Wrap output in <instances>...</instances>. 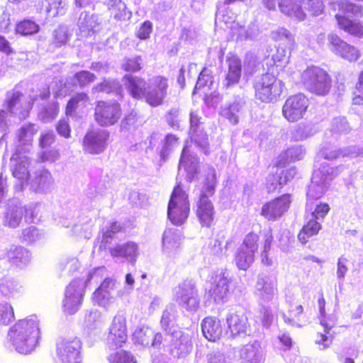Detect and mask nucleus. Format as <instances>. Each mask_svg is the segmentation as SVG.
<instances>
[{
  "mask_svg": "<svg viewBox=\"0 0 363 363\" xmlns=\"http://www.w3.org/2000/svg\"><path fill=\"white\" fill-rule=\"evenodd\" d=\"M123 79L129 95L134 99L143 100L150 107L163 105L167 97L169 80L163 75H155L148 82L132 74H125Z\"/></svg>",
  "mask_w": 363,
  "mask_h": 363,
  "instance_id": "1",
  "label": "nucleus"
},
{
  "mask_svg": "<svg viewBox=\"0 0 363 363\" xmlns=\"http://www.w3.org/2000/svg\"><path fill=\"white\" fill-rule=\"evenodd\" d=\"M12 344L22 354L33 351L40 337L39 321L37 317L31 315L18 320L9 332Z\"/></svg>",
  "mask_w": 363,
  "mask_h": 363,
  "instance_id": "2",
  "label": "nucleus"
},
{
  "mask_svg": "<svg viewBox=\"0 0 363 363\" xmlns=\"http://www.w3.org/2000/svg\"><path fill=\"white\" fill-rule=\"evenodd\" d=\"M363 16V7L349 1L337 3V13L335 14L339 30L354 38H363V23L357 18Z\"/></svg>",
  "mask_w": 363,
  "mask_h": 363,
  "instance_id": "3",
  "label": "nucleus"
},
{
  "mask_svg": "<svg viewBox=\"0 0 363 363\" xmlns=\"http://www.w3.org/2000/svg\"><path fill=\"white\" fill-rule=\"evenodd\" d=\"M190 214L189 196L180 184H177L170 196L167 206V216L175 225H182Z\"/></svg>",
  "mask_w": 363,
  "mask_h": 363,
  "instance_id": "4",
  "label": "nucleus"
},
{
  "mask_svg": "<svg viewBox=\"0 0 363 363\" xmlns=\"http://www.w3.org/2000/svg\"><path fill=\"white\" fill-rule=\"evenodd\" d=\"M284 83L269 72L262 74L254 84L255 98L263 103L277 101L283 91Z\"/></svg>",
  "mask_w": 363,
  "mask_h": 363,
  "instance_id": "5",
  "label": "nucleus"
},
{
  "mask_svg": "<svg viewBox=\"0 0 363 363\" xmlns=\"http://www.w3.org/2000/svg\"><path fill=\"white\" fill-rule=\"evenodd\" d=\"M301 81L310 92L320 96L327 94L332 86V79L328 73L315 66L309 67L303 72Z\"/></svg>",
  "mask_w": 363,
  "mask_h": 363,
  "instance_id": "6",
  "label": "nucleus"
},
{
  "mask_svg": "<svg viewBox=\"0 0 363 363\" xmlns=\"http://www.w3.org/2000/svg\"><path fill=\"white\" fill-rule=\"evenodd\" d=\"M122 115L121 105L116 100H99L95 103L94 118L101 127L116 125Z\"/></svg>",
  "mask_w": 363,
  "mask_h": 363,
  "instance_id": "7",
  "label": "nucleus"
},
{
  "mask_svg": "<svg viewBox=\"0 0 363 363\" xmlns=\"http://www.w3.org/2000/svg\"><path fill=\"white\" fill-rule=\"evenodd\" d=\"M309 105V100L303 94L291 95L283 104L282 116L288 122L296 123L304 118Z\"/></svg>",
  "mask_w": 363,
  "mask_h": 363,
  "instance_id": "8",
  "label": "nucleus"
},
{
  "mask_svg": "<svg viewBox=\"0 0 363 363\" xmlns=\"http://www.w3.org/2000/svg\"><path fill=\"white\" fill-rule=\"evenodd\" d=\"M82 342L77 337L60 339L56 345L57 354L62 363H80Z\"/></svg>",
  "mask_w": 363,
  "mask_h": 363,
  "instance_id": "9",
  "label": "nucleus"
},
{
  "mask_svg": "<svg viewBox=\"0 0 363 363\" xmlns=\"http://www.w3.org/2000/svg\"><path fill=\"white\" fill-rule=\"evenodd\" d=\"M57 140V135L51 129L42 131L38 137V146L41 151L38 153V160L40 162H53L60 157L59 150L52 147Z\"/></svg>",
  "mask_w": 363,
  "mask_h": 363,
  "instance_id": "10",
  "label": "nucleus"
},
{
  "mask_svg": "<svg viewBox=\"0 0 363 363\" xmlns=\"http://www.w3.org/2000/svg\"><path fill=\"white\" fill-rule=\"evenodd\" d=\"M291 201V194H281L266 202L262 207L261 215L268 220H277L289 209Z\"/></svg>",
  "mask_w": 363,
  "mask_h": 363,
  "instance_id": "11",
  "label": "nucleus"
},
{
  "mask_svg": "<svg viewBox=\"0 0 363 363\" xmlns=\"http://www.w3.org/2000/svg\"><path fill=\"white\" fill-rule=\"evenodd\" d=\"M84 289L82 281L79 279L72 280L67 286L63 301V311L68 315L77 313L82 303Z\"/></svg>",
  "mask_w": 363,
  "mask_h": 363,
  "instance_id": "12",
  "label": "nucleus"
},
{
  "mask_svg": "<svg viewBox=\"0 0 363 363\" xmlns=\"http://www.w3.org/2000/svg\"><path fill=\"white\" fill-rule=\"evenodd\" d=\"M109 137L110 133L106 130H89L82 140L83 148L89 154H100L106 150Z\"/></svg>",
  "mask_w": 363,
  "mask_h": 363,
  "instance_id": "13",
  "label": "nucleus"
},
{
  "mask_svg": "<svg viewBox=\"0 0 363 363\" xmlns=\"http://www.w3.org/2000/svg\"><path fill=\"white\" fill-rule=\"evenodd\" d=\"M329 45L337 55L349 62H356L361 57V52L358 48L347 43L335 33H331L328 36Z\"/></svg>",
  "mask_w": 363,
  "mask_h": 363,
  "instance_id": "14",
  "label": "nucleus"
},
{
  "mask_svg": "<svg viewBox=\"0 0 363 363\" xmlns=\"http://www.w3.org/2000/svg\"><path fill=\"white\" fill-rule=\"evenodd\" d=\"M108 342L113 347H121L127 341L126 319L123 315H116L109 329Z\"/></svg>",
  "mask_w": 363,
  "mask_h": 363,
  "instance_id": "15",
  "label": "nucleus"
},
{
  "mask_svg": "<svg viewBox=\"0 0 363 363\" xmlns=\"http://www.w3.org/2000/svg\"><path fill=\"white\" fill-rule=\"evenodd\" d=\"M228 70L222 82L223 88L228 89L238 84L242 76V61L235 54H230L227 58Z\"/></svg>",
  "mask_w": 363,
  "mask_h": 363,
  "instance_id": "16",
  "label": "nucleus"
},
{
  "mask_svg": "<svg viewBox=\"0 0 363 363\" xmlns=\"http://www.w3.org/2000/svg\"><path fill=\"white\" fill-rule=\"evenodd\" d=\"M196 216L202 228H210L215 223L216 211L212 201L203 196L196 203Z\"/></svg>",
  "mask_w": 363,
  "mask_h": 363,
  "instance_id": "17",
  "label": "nucleus"
},
{
  "mask_svg": "<svg viewBox=\"0 0 363 363\" xmlns=\"http://www.w3.org/2000/svg\"><path fill=\"white\" fill-rule=\"evenodd\" d=\"M180 303L187 311H195L200 305L197 289L191 282H184L179 286Z\"/></svg>",
  "mask_w": 363,
  "mask_h": 363,
  "instance_id": "18",
  "label": "nucleus"
},
{
  "mask_svg": "<svg viewBox=\"0 0 363 363\" xmlns=\"http://www.w3.org/2000/svg\"><path fill=\"white\" fill-rule=\"evenodd\" d=\"M23 98L24 96L20 91L13 90L7 92L4 106L10 113H18L23 116H26L31 107L29 104L27 105Z\"/></svg>",
  "mask_w": 363,
  "mask_h": 363,
  "instance_id": "19",
  "label": "nucleus"
},
{
  "mask_svg": "<svg viewBox=\"0 0 363 363\" xmlns=\"http://www.w3.org/2000/svg\"><path fill=\"white\" fill-rule=\"evenodd\" d=\"M295 174V168L276 172L269 174L266 178L265 189L268 194L279 193L283 186L291 179Z\"/></svg>",
  "mask_w": 363,
  "mask_h": 363,
  "instance_id": "20",
  "label": "nucleus"
},
{
  "mask_svg": "<svg viewBox=\"0 0 363 363\" xmlns=\"http://www.w3.org/2000/svg\"><path fill=\"white\" fill-rule=\"evenodd\" d=\"M28 214L30 218H33V210L26 206L14 205L10 206L7 208L4 215V225L10 228H16L20 225L23 218H26Z\"/></svg>",
  "mask_w": 363,
  "mask_h": 363,
  "instance_id": "21",
  "label": "nucleus"
},
{
  "mask_svg": "<svg viewBox=\"0 0 363 363\" xmlns=\"http://www.w3.org/2000/svg\"><path fill=\"white\" fill-rule=\"evenodd\" d=\"M201 330L203 336L211 342L219 340L223 334V326L220 320L213 316H208L203 319Z\"/></svg>",
  "mask_w": 363,
  "mask_h": 363,
  "instance_id": "22",
  "label": "nucleus"
},
{
  "mask_svg": "<svg viewBox=\"0 0 363 363\" xmlns=\"http://www.w3.org/2000/svg\"><path fill=\"white\" fill-rule=\"evenodd\" d=\"M228 329L232 336L245 334L249 326L248 319L244 313H231L227 318Z\"/></svg>",
  "mask_w": 363,
  "mask_h": 363,
  "instance_id": "23",
  "label": "nucleus"
},
{
  "mask_svg": "<svg viewBox=\"0 0 363 363\" xmlns=\"http://www.w3.org/2000/svg\"><path fill=\"white\" fill-rule=\"evenodd\" d=\"M11 160L15 162L11 170L13 177L21 182L28 181L30 178V173L27 167L29 164V158L24 157L22 159L19 152H15Z\"/></svg>",
  "mask_w": 363,
  "mask_h": 363,
  "instance_id": "24",
  "label": "nucleus"
},
{
  "mask_svg": "<svg viewBox=\"0 0 363 363\" xmlns=\"http://www.w3.org/2000/svg\"><path fill=\"white\" fill-rule=\"evenodd\" d=\"M115 281L110 278H106L100 286L94 291L92 298L98 305H101L111 297V291L114 289Z\"/></svg>",
  "mask_w": 363,
  "mask_h": 363,
  "instance_id": "25",
  "label": "nucleus"
},
{
  "mask_svg": "<svg viewBox=\"0 0 363 363\" xmlns=\"http://www.w3.org/2000/svg\"><path fill=\"white\" fill-rule=\"evenodd\" d=\"M230 279L224 274L219 275L218 279L209 290L211 296L215 301H223L229 293Z\"/></svg>",
  "mask_w": 363,
  "mask_h": 363,
  "instance_id": "26",
  "label": "nucleus"
},
{
  "mask_svg": "<svg viewBox=\"0 0 363 363\" xmlns=\"http://www.w3.org/2000/svg\"><path fill=\"white\" fill-rule=\"evenodd\" d=\"M89 101V95L84 91L78 92L67 101L65 109L66 116H72L80 106L86 107Z\"/></svg>",
  "mask_w": 363,
  "mask_h": 363,
  "instance_id": "27",
  "label": "nucleus"
},
{
  "mask_svg": "<svg viewBox=\"0 0 363 363\" xmlns=\"http://www.w3.org/2000/svg\"><path fill=\"white\" fill-rule=\"evenodd\" d=\"M322 226L321 224L315 220L311 219L305 223L298 234V240L303 245L306 244L309 238L318 234Z\"/></svg>",
  "mask_w": 363,
  "mask_h": 363,
  "instance_id": "28",
  "label": "nucleus"
},
{
  "mask_svg": "<svg viewBox=\"0 0 363 363\" xmlns=\"http://www.w3.org/2000/svg\"><path fill=\"white\" fill-rule=\"evenodd\" d=\"M255 259V254L239 247L235 254L234 261L240 270L246 271Z\"/></svg>",
  "mask_w": 363,
  "mask_h": 363,
  "instance_id": "29",
  "label": "nucleus"
},
{
  "mask_svg": "<svg viewBox=\"0 0 363 363\" xmlns=\"http://www.w3.org/2000/svg\"><path fill=\"white\" fill-rule=\"evenodd\" d=\"M40 26L35 21L23 18L18 21L15 26V33L21 36L33 35L39 33Z\"/></svg>",
  "mask_w": 363,
  "mask_h": 363,
  "instance_id": "30",
  "label": "nucleus"
},
{
  "mask_svg": "<svg viewBox=\"0 0 363 363\" xmlns=\"http://www.w3.org/2000/svg\"><path fill=\"white\" fill-rule=\"evenodd\" d=\"M38 129L34 123H28L23 125L18 132L17 138L21 146H32L34 136L37 134Z\"/></svg>",
  "mask_w": 363,
  "mask_h": 363,
  "instance_id": "31",
  "label": "nucleus"
},
{
  "mask_svg": "<svg viewBox=\"0 0 363 363\" xmlns=\"http://www.w3.org/2000/svg\"><path fill=\"white\" fill-rule=\"evenodd\" d=\"M137 245L133 242L117 245L110 249V254L116 257H131L136 255Z\"/></svg>",
  "mask_w": 363,
  "mask_h": 363,
  "instance_id": "32",
  "label": "nucleus"
},
{
  "mask_svg": "<svg viewBox=\"0 0 363 363\" xmlns=\"http://www.w3.org/2000/svg\"><path fill=\"white\" fill-rule=\"evenodd\" d=\"M108 9L116 21H124L128 17L127 6L122 0H110Z\"/></svg>",
  "mask_w": 363,
  "mask_h": 363,
  "instance_id": "33",
  "label": "nucleus"
},
{
  "mask_svg": "<svg viewBox=\"0 0 363 363\" xmlns=\"http://www.w3.org/2000/svg\"><path fill=\"white\" fill-rule=\"evenodd\" d=\"M303 312V308L301 304L289 302L288 310L283 314L284 320L289 324H297Z\"/></svg>",
  "mask_w": 363,
  "mask_h": 363,
  "instance_id": "34",
  "label": "nucleus"
},
{
  "mask_svg": "<svg viewBox=\"0 0 363 363\" xmlns=\"http://www.w3.org/2000/svg\"><path fill=\"white\" fill-rule=\"evenodd\" d=\"M96 79V76L87 70L77 72L72 77V86L84 88L93 83Z\"/></svg>",
  "mask_w": 363,
  "mask_h": 363,
  "instance_id": "35",
  "label": "nucleus"
},
{
  "mask_svg": "<svg viewBox=\"0 0 363 363\" xmlns=\"http://www.w3.org/2000/svg\"><path fill=\"white\" fill-rule=\"evenodd\" d=\"M213 84V72L207 67H203L200 72L194 88V94L198 90L205 89L209 90Z\"/></svg>",
  "mask_w": 363,
  "mask_h": 363,
  "instance_id": "36",
  "label": "nucleus"
},
{
  "mask_svg": "<svg viewBox=\"0 0 363 363\" xmlns=\"http://www.w3.org/2000/svg\"><path fill=\"white\" fill-rule=\"evenodd\" d=\"M259 345L256 342L248 343L240 349V357L247 362H255L259 355Z\"/></svg>",
  "mask_w": 363,
  "mask_h": 363,
  "instance_id": "37",
  "label": "nucleus"
},
{
  "mask_svg": "<svg viewBox=\"0 0 363 363\" xmlns=\"http://www.w3.org/2000/svg\"><path fill=\"white\" fill-rule=\"evenodd\" d=\"M152 331L148 327L137 328L133 333V340L135 344L147 346L150 343Z\"/></svg>",
  "mask_w": 363,
  "mask_h": 363,
  "instance_id": "38",
  "label": "nucleus"
},
{
  "mask_svg": "<svg viewBox=\"0 0 363 363\" xmlns=\"http://www.w3.org/2000/svg\"><path fill=\"white\" fill-rule=\"evenodd\" d=\"M262 250L260 254L262 262L264 264L269 265L272 264L271 259L268 257V253L271 250L272 244L274 240V236L272 230H269L263 235Z\"/></svg>",
  "mask_w": 363,
  "mask_h": 363,
  "instance_id": "39",
  "label": "nucleus"
},
{
  "mask_svg": "<svg viewBox=\"0 0 363 363\" xmlns=\"http://www.w3.org/2000/svg\"><path fill=\"white\" fill-rule=\"evenodd\" d=\"M124 230V227L118 221L110 223V225L102 232L101 242L105 247L106 245L111 242L114 235Z\"/></svg>",
  "mask_w": 363,
  "mask_h": 363,
  "instance_id": "40",
  "label": "nucleus"
},
{
  "mask_svg": "<svg viewBox=\"0 0 363 363\" xmlns=\"http://www.w3.org/2000/svg\"><path fill=\"white\" fill-rule=\"evenodd\" d=\"M181 237L175 231L168 229L163 233V246L169 250L177 249L180 246Z\"/></svg>",
  "mask_w": 363,
  "mask_h": 363,
  "instance_id": "41",
  "label": "nucleus"
},
{
  "mask_svg": "<svg viewBox=\"0 0 363 363\" xmlns=\"http://www.w3.org/2000/svg\"><path fill=\"white\" fill-rule=\"evenodd\" d=\"M108 360L109 363H137L134 355L126 350H120L111 354Z\"/></svg>",
  "mask_w": 363,
  "mask_h": 363,
  "instance_id": "42",
  "label": "nucleus"
},
{
  "mask_svg": "<svg viewBox=\"0 0 363 363\" xmlns=\"http://www.w3.org/2000/svg\"><path fill=\"white\" fill-rule=\"evenodd\" d=\"M259 236L252 231L248 233L244 238L240 247L245 248L254 254H256L259 248Z\"/></svg>",
  "mask_w": 363,
  "mask_h": 363,
  "instance_id": "43",
  "label": "nucleus"
},
{
  "mask_svg": "<svg viewBox=\"0 0 363 363\" xmlns=\"http://www.w3.org/2000/svg\"><path fill=\"white\" fill-rule=\"evenodd\" d=\"M303 1L298 0L292 9L287 11L286 16L296 21H303L306 19L307 13L303 6Z\"/></svg>",
  "mask_w": 363,
  "mask_h": 363,
  "instance_id": "44",
  "label": "nucleus"
},
{
  "mask_svg": "<svg viewBox=\"0 0 363 363\" xmlns=\"http://www.w3.org/2000/svg\"><path fill=\"white\" fill-rule=\"evenodd\" d=\"M26 252L23 247H12L6 252V258L10 263H21L26 259Z\"/></svg>",
  "mask_w": 363,
  "mask_h": 363,
  "instance_id": "45",
  "label": "nucleus"
},
{
  "mask_svg": "<svg viewBox=\"0 0 363 363\" xmlns=\"http://www.w3.org/2000/svg\"><path fill=\"white\" fill-rule=\"evenodd\" d=\"M216 186V177L212 175L210 177H207L205 180L199 198H202V196H203L206 199H210L209 198L213 196L215 194Z\"/></svg>",
  "mask_w": 363,
  "mask_h": 363,
  "instance_id": "46",
  "label": "nucleus"
},
{
  "mask_svg": "<svg viewBox=\"0 0 363 363\" xmlns=\"http://www.w3.org/2000/svg\"><path fill=\"white\" fill-rule=\"evenodd\" d=\"M352 103L355 105L363 104V69L359 74L358 80L353 91Z\"/></svg>",
  "mask_w": 363,
  "mask_h": 363,
  "instance_id": "47",
  "label": "nucleus"
},
{
  "mask_svg": "<svg viewBox=\"0 0 363 363\" xmlns=\"http://www.w3.org/2000/svg\"><path fill=\"white\" fill-rule=\"evenodd\" d=\"M303 8L306 12L308 11L313 16H319L324 11V4L322 0H307L306 6Z\"/></svg>",
  "mask_w": 363,
  "mask_h": 363,
  "instance_id": "48",
  "label": "nucleus"
},
{
  "mask_svg": "<svg viewBox=\"0 0 363 363\" xmlns=\"http://www.w3.org/2000/svg\"><path fill=\"white\" fill-rule=\"evenodd\" d=\"M55 130L60 136L65 139L69 138L72 135V128L67 118H60L55 125Z\"/></svg>",
  "mask_w": 363,
  "mask_h": 363,
  "instance_id": "49",
  "label": "nucleus"
},
{
  "mask_svg": "<svg viewBox=\"0 0 363 363\" xmlns=\"http://www.w3.org/2000/svg\"><path fill=\"white\" fill-rule=\"evenodd\" d=\"M67 41L68 34L64 28L59 27L54 30L52 44L55 47L60 48L65 45Z\"/></svg>",
  "mask_w": 363,
  "mask_h": 363,
  "instance_id": "50",
  "label": "nucleus"
},
{
  "mask_svg": "<svg viewBox=\"0 0 363 363\" xmlns=\"http://www.w3.org/2000/svg\"><path fill=\"white\" fill-rule=\"evenodd\" d=\"M14 319V313L11 306L0 305V323L7 325Z\"/></svg>",
  "mask_w": 363,
  "mask_h": 363,
  "instance_id": "51",
  "label": "nucleus"
},
{
  "mask_svg": "<svg viewBox=\"0 0 363 363\" xmlns=\"http://www.w3.org/2000/svg\"><path fill=\"white\" fill-rule=\"evenodd\" d=\"M141 57L138 56L128 58L122 65V69L127 72H136L142 69L140 65Z\"/></svg>",
  "mask_w": 363,
  "mask_h": 363,
  "instance_id": "52",
  "label": "nucleus"
},
{
  "mask_svg": "<svg viewBox=\"0 0 363 363\" xmlns=\"http://www.w3.org/2000/svg\"><path fill=\"white\" fill-rule=\"evenodd\" d=\"M320 324L324 328V333L328 335H334L332 332L333 328L336 327V319L328 315L323 317H318Z\"/></svg>",
  "mask_w": 363,
  "mask_h": 363,
  "instance_id": "53",
  "label": "nucleus"
},
{
  "mask_svg": "<svg viewBox=\"0 0 363 363\" xmlns=\"http://www.w3.org/2000/svg\"><path fill=\"white\" fill-rule=\"evenodd\" d=\"M113 89V83L106 79H104L101 82L96 84L93 88L92 91L94 93H107L112 92Z\"/></svg>",
  "mask_w": 363,
  "mask_h": 363,
  "instance_id": "54",
  "label": "nucleus"
},
{
  "mask_svg": "<svg viewBox=\"0 0 363 363\" xmlns=\"http://www.w3.org/2000/svg\"><path fill=\"white\" fill-rule=\"evenodd\" d=\"M47 4L45 6V12L47 13H51L54 10H57L62 3V0H40L38 4V9L42 10L45 4Z\"/></svg>",
  "mask_w": 363,
  "mask_h": 363,
  "instance_id": "55",
  "label": "nucleus"
},
{
  "mask_svg": "<svg viewBox=\"0 0 363 363\" xmlns=\"http://www.w3.org/2000/svg\"><path fill=\"white\" fill-rule=\"evenodd\" d=\"M152 23L149 21H145L140 26L136 35L140 40H145L150 37V35L152 33Z\"/></svg>",
  "mask_w": 363,
  "mask_h": 363,
  "instance_id": "56",
  "label": "nucleus"
},
{
  "mask_svg": "<svg viewBox=\"0 0 363 363\" xmlns=\"http://www.w3.org/2000/svg\"><path fill=\"white\" fill-rule=\"evenodd\" d=\"M330 210V206L327 203H320L315 206L314 211L312 213L313 219L317 220L320 218H324Z\"/></svg>",
  "mask_w": 363,
  "mask_h": 363,
  "instance_id": "57",
  "label": "nucleus"
},
{
  "mask_svg": "<svg viewBox=\"0 0 363 363\" xmlns=\"http://www.w3.org/2000/svg\"><path fill=\"white\" fill-rule=\"evenodd\" d=\"M0 52L9 56L16 53L14 48L9 40L2 35H0Z\"/></svg>",
  "mask_w": 363,
  "mask_h": 363,
  "instance_id": "58",
  "label": "nucleus"
},
{
  "mask_svg": "<svg viewBox=\"0 0 363 363\" xmlns=\"http://www.w3.org/2000/svg\"><path fill=\"white\" fill-rule=\"evenodd\" d=\"M238 109L235 107H228L223 110L222 115L228 119L232 124L238 123V117L236 114Z\"/></svg>",
  "mask_w": 363,
  "mask_h": 363,
  "instance_id": "59",
  "label": "nucleus"
},
{
  "mask_svg": "<svg viewBox=\"0 0 363 363\" xmlns=\"http://www.w3.org/2000/svg\"><path fill=\"white\" fill-rule=\"evenodd\" d=\"M335 335H328L325 333H318V339L315 342L318 345H323L324 348L328 347L334 338Z\"/></svg>",
  "mask_w": 363,
  "mask_h": 363,
  "instance_id": "60",
  "label": "nucleus"
},
{
  "mask_svg": "<svg viewBox=\"0 0 363 363\" xmlns=\"http://www.w3.org/2000/svg\"><path fill=\"white\" fill-rule=\"evenodd\" d=\"M298 0H278V6L281 13L286 16L287 11L292 9Z\"/></svg>",
  "mask_w": 363,
  "mask_h": 363,
  "instance_id": "61",
  "label": "nucleus"
},
{
  "mask_svg": "<svg viewBox=\"0 0 363 363\" xmlns=\"http://www.w3.org/2000/svg\"><path fill=\"white\" fill-rule=\"evenodd\" d=\"M318 308L319 310V315L318 317L327 316L326 311H325V304L326 301L323 296V293L321 292L318 295L317 299Z\"/></svg>",
  "mask_w": 363,
  "mask_h": 363,
  "instance_id": "62",
  "label": "nucleus"
},
{
  "mask_svg": "<svg viewBox=\"0 0 363 363\" xmlns=\"http://www.w3.org/2000/svg\"><path fill=\"white\" fill-rule=\"evenodd\" d=\"M190 128L194 131H196L199 124L201 123V117L196 111L190 112Z\"/></svg>",
  "mask_w": 363,
  "mask_h": 363,
  "instance_id": "63",
  "label": "nucleus"
},
{
  "mask_svg": "<svg viewBox=\"0 0 363 363\" xmlns=\"http://www.w3.org/2000/svg\"><path fill=\"white\" fill-rule=\"evenodd\" d=\"M170 321H171L170 313L167 311H164L162 315L161 320H160V323H161L162 327L164 330L169 329Z\"/></svg>",
  "mask_w": 363,
  "mask_h": 363,
  "instance_id": "64",
  "label": "nucleus"
}]
</instances>
